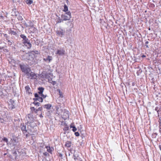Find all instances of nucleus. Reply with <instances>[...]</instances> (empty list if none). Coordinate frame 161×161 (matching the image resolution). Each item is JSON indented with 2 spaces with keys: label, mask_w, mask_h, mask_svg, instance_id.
I'll list each match as a JSON object with an SVG mask.
<instances>
[{
  "label": "nucleus",
  "mask_w": 161,
  "mask_h": 161,
  "mask_svg": "<svg viewBox=\"0 0 161 161\" xmlns=\"http://www.w3.org/2000/svg\"><path fill=\"white\" fill-rule=\"evenodd\" d=\"M65 30L61 28L58 29L56 31V35L61 37H63L65 35Z\"/></svg>",
  "instance_id": "1"
},
{
  "label": "nucleus",
  "mask_w": 161,
  "mask_h": 161,
  "mask_svg": "<svg viewBox=\"0 0 161 161\" xmlns=\"http://www.w3.org/2000/svg\"><path fill=\"white\" fill-rule=\"evenodd\" d=\"M20 68L22 72H24L27 75L28 77H30L29 74L31 71L30 69L29 68L26 67L24 65H20Z\"/></svg>",
  "instance_id": "2"
},
{
  "label": "nucleus",
  "mask_w": 161,
  "mask_h": 161,
  "mask_svg": "<svg viewBox=\"0 0 161 161\" xmlns=\"http://www.w3.org/2000/svg\"><path fill=\"white\" fill-rule=\"evenodd\" d=\"M62 18L64 20H69L71 18V13L70 12H67L62 15Z\"/></svg>",
  "instance_id": "3"
},
{
  "label": "nucleus",
  "mask_w": 161,
  "mask_h": 161,
  "mask_svg": "<svg viewBox=\"0 0 161 161\" xmlns=\"http://www.w3.org/2000/svg\"><path fill=\"white\" fill-rule=\"evenodd\" d=\"M39 92H38V93L39 94V96L42 97L43 98H45L46 96L45 95L42 94V93L44 91V88L43 87H39L38 88Z\"/></svg>",
  "instance_id": "4"
},
{
  "label": "nucleus",
  "mask_w": 161,
  "mask_h": 161,
  "mask_svg": "<svg viewBox=\"0 0 161 161\" xmlns=\"http://www.w3.org/2000/svg\"><path fill=\"white\" fill-rule=\"evenodd\" d=\"M35 98H34L35 101H38L40 102H43L42 97H40L38 94L37 93H35Z\"/></svg>",
  "instance_id": "5"
},
{
  "label": "nucleus",
  "mask_w": 161,
  "mask_h": 161,
  "mask_svg": "<svg viewBox=\"0 0 161 161\" xmlns=\"http://www.w3.org/2000/svg\"><path fill=\"white\" fill-rule=\"evenodd\" d=\"M23 43L25 46L27 47L28 48H30L31 47V44L29 42L28 39L23 41Z\"/></svg>",
  "instance_id": "6"
},
{
  "label": "nucleus",
  "mask_w": 161,
  "mask_h": 161,
  "mask_svg": "<svg viewBox=\"0 0 161 161\" xmlns=\"http://www.w3.org/2000/svg\"><path fill=\"white\" fill-rule=\"evenodd\" d=\"M65 51L63 49L58 50L56 53V54L59 55H63L65 54Z\"/></svg>",
  "instance_id": "7"
},
{
  "label": "nucleus",
  "mask_w": 161,
  "mask_h": 161,
  "mask_svg": "<svg viewBox=\"0 0 161 161\" xmlns=\"http://www.w3.org/2000/svg\"><path fill=\"white\" fill-rule=\"evenodd\" d=\"M29 76H30L29 78L31 79H35L37 77L36 75L32 72L29 73Z\"/></svg>",
  "instance_id": "8"
},
{
  "label": "nucleus",
  "mask_w": 161,
  "mask_h": 161,
  "mask_svg": "<svg viewBox=\"0 0 161 161\" xmlns=\"http://www.w3.org/2000/svg\"><path fill=\"white\" fill-rule=\"evenodd\" d=\"M43 59L46 62L49 63L52 60V58L51 56H48L47 58H43Z\"/></svg>",
  "instance_id": "9"
},
{
  "label": "nucleus",
  "mask_w": 161,
  "mask_h": 161,
  "mask_svg": "<svg viewBox=\"0 0 161 161\" xmlns=\"http://www.w3.org/2000/svg\"><path fill=\"white\" fill-rule=\"evenodd\" d=\"M42 76H44V77L48 79L49 81L50 82H51V81H50L51 80V79L48 78L49 77V75L46 74V73L45 72H43L42 73Z\"/></svg>",
  "instance_id": "10"
},
{
  "label": "nucleus",
  "mask_w": 161,
  "mask_h": 161,
  "mask_svg": "<svg viewBox=\"0 0 161 161\" xmlns=\"http://www.w3.org/2000/svg\"><path fill=\"white\" fill-rule=\"evenodd\" d=\"M27 119L29 124H30V123H31L33 120V118L31 117V116L30 114H28V115Z\"/></svg>",
  "instance_id": "11"
},
{
  "label": "nucleus",
  "mask_w": 161,
  "mask_h": 161,
  "mask_svg": "<svg viewBox=\"0 0 161 161\" xmlns=\"http://www.w3.org/2000/svg\"><path fill=\"white\" fill-rule=\"evenodd\" d=\"M21 128L22 130L24 132H26L28 131L26 128V127L24 125L21 124Z\"/></svg>",
  "instance_id": "12"
},
{
  "label": "nucleus",
  "mask_w": 161,
  "mask_h": 161,
  "mask_svg": "<svg viewBox=\"0 0 161 161\" xmlns=\"http://www.w3.org/2000/svg\"><path fill=\"white\" fill-rule=\"evenodd\" d=\"M79 152H74V156L75 160L78 159L77 158L79 157Z\"/></svg>",
  "instance_id": "13"
},
{
  "label": "nucleus",
  "mask_w": 161,
  "mask_h": 161,
  "mask_svg": "<svg viewBox=\"0 0 161 161\" xmlns=\"http://www.w3.org/2000/svg\"><path fill=\"white\" fill-rule=\"evenodd\" d=\"M25 56L27 57V59L31 60L32 61L33 58L31 55H29L28 54H26Z\"/></svg>",
  "instance_id": "14"
},
{
  "label": "nucleus",
  "mask_w": 161,
  "mask_h": 161,
  "mask_svg": "<svg viewBox=\"0 0 161 161\" xmlns=\"http://www.w3.org/2000/svg\"><path fill=\"white\" fill-rule=\"evenodd\" d=\"M46 147L47 149V151H51L54 150V149L52 147H50L49 146H47Z\"/></svg>",
  "instance_id": "15"
},
{
  "label": "nucleus",
  "mask_w": 161,
  "mask_h": 161,
  "mask_svg": "<svg viewBox=\"0 0 161 161\" xmlns=\"http://www.w3.org/2000/svg\"><path fill=\"white\" fill-rule=\"evenodd\" d=\"M51 107V105L50 104H46L44 105V108L47 109H50Z\"/></svg>",
  "instance_id": "16"
},
{
  "label": "nucleus",
  "mask_w": 161,
  "mask_h": 161,
  "mask_svg": "<svg viewBox=\"0 0 161 161\" xmlns=\"http://www.w3.org/2000/svg\"><path fill=\"white\" fill-rule=\"evenodd\" d=\"M70 128H73L72 130L74 132H75L77 130V128L74 126L72 125V124L70 125Z\"/></svg>",
  "instance_id": "17"
},
{
  "label": "nucleus",
  "mask_w": 161,
  "mask_h": 161,
  "mask_svg": "<svg viewBox=\"0 0 161 161\" xmlns=\"http://www.w3.org/2000/svg\"><path fill=\"white\" fill-rule=\"evenodd\" d=\"M52 152H45L43 153V154L46 157L48 156L49 154L48 152H49L51 154H52Z\"/></svg>",
  "instance_id": "18"
},
{
  "label": "nucleus",
  "mask_w": 161,
  "mask_h": 161,
  "mask_svg": "<svg viewBox=\"0 0 161 161\" xmlns=\"http://www.w3.org/2000/svg\"><path fill=\"white\" fill-rule=\"evenodd\" d=\"M65 12H67L68 11V8L67 6L65 4L64 6V9L63 10Z\"/></svg>",
  "instance_id": "19"
},
{
  "label": "nucleus",
  "mask_w": 161,
  "mask_h": 161,
  "mask_svg": "<svg viewBox=\"0 0 161 161\" xmlns=\"http://www.w3.org/2000/svg\"><path fill=\"white\" fill-rule=\"evenodd\" d=\"M26 2L27 4H30L32 3L33 1L31 0H27Z\"/></svg>",
  "instance_id": "20"
},
{
  "label": "nucleus",
  "mask_w": 161,
  "mask_h": 161,
  "mask_svg": "<svg viewBox=\"0 0 161 161\" xmlns=\"http://www.w3.org/2000/svg\"><path fill=\"white\" fill-rule=\"evenodd\" d=\"M21 37L23 39V41L24 40H25L27 38L26 37V36L24 35H20Z\"/></svg>",
  "instance_id": "21"
},
{
  "label": "nucleus",
  "mask_w": 161,
  "mask_h": 161,
  "mask_svg": "<svg viewBox=\"0 0 161 161\" xmlns=\"http://www.w3.org/2000/svg\"><path fill=\"white\" fill-rule=\"evenodd\" d=\"M65 146L67 147H70L71 146V143L69 142H67L65 144Z\"/></svg>",
  "instance_id": "22"
},
{
  "label": "nucleus",
  "mask_w": 161,
  "mask_h": 161,
  "mask_svg": "<svg viewBox=\"0 0 161 161\" xmlns=\"http://www.w3.org/2000/svg\"><path fill=\"white\" fill-rule=\"evenodd\" d=\"M31 109L32 110H33L35 111V112L36 113V114L37 113L38 111V110H37V109H36L34 108V107H32V108H31Z\"/></svg>",
  "instance_id": "23"
},
{
  "label": "nucleus",
  "mask_w": 161,
  "mask_h": 161,
  "mask_svg": "<svg viewBox=\"0 0 161 161\" xmlns=\"http://www.w3.org/2000/svg\"><path fill=\"white\" fill-rule=\"evenodd\" d=\"M25 89L26 92H29V90H30V88L29 86H26L25 87Z\"/></svg>",
  "instance_id": "24"
},
{
  "label": "nucleus",
  "mask_w": 161,
  "mask_h": 161,
  "mask_svg": "<svg viewBox=\"0 0 161 161\" xmlns=\"http://www.w3.org/2000/svg\"><path fill=\"white\" fill-rule=\"evenodd\" d=\"M33 103L35 105L37 106H39L40 105V103L37 102H34Z\"/></svg>",
  "instance_id": "25"
},
{
  "label": "nucleus",
  "mask_w": 161,
  "mask_h": 161,
  "mask_svg": "<svg viewBox=\"0 0 161 161\" xmlns=\"http://www.w3.org/2000/svg\"><path fill=\"white\" fill-rule=\"evenodd\" d=\"M2 140L6 142L7 143H8V139L7 138H4L2 139Z\"/></svg>",
  "instance_id": "26"
},
{
  "label": "nucleus",
  "mask_w": 161,
  "mask_h": 161,
  "mask_svg": "<svg viewBox=\"0 0 161 161\" xmlns=\"http://www.w3.org/2000/svg\"><path fill=\"white\" fill-rule=\"evenodd\" d=\"M58 91H59V95H60V97H63L62 93L59 90H58Z\"/></svg>",
  "instance_id": "27"
},
{
  "label": "nucleus",
  "mask_w": 161,
  "mask_h": 161,
  "mask_svg": "<svg viewBox=\"0 0 161 161\" xmlns=\"http://www.w3.org/2000/svg\"><path fill=\"white\" fill-rule=\"evenodd\" d=\"M62 21V20L60 19L59 17L58 19L57 22V23H60Z\"/></svg>",
  "instance_id": "28"
},
{
  "label": "nucleus",
  "mask_w": 161,
  "mask_h": 161,
  "mask_svg": "<svg viewBox=\"0 0 161 161\" xmlns=\"http://www.w3.org/2000/svg\"><path fill=\"white\" fill-rule=\"evenodd\" d=\"M69 130V127L68 126H66L64 129V130Z\"/></svg>",
  "instance_id": "29"
},
{
  "label": "nucleus",
  "mask_w": 161,
  "mask_h": 161,
  "mask_svg": "<svg viewBox=\"0 0 161 161\" xmlns=\"http://www.w3.org/2000/svg\"><path fill=\"white\" fill-rule=\"evenodd\" d=\"M75 135L77 136H79L80 135V134L78 132H75Z\"/></svg>",
  "instance_id": "30"
},
{
  "label": "nucleus",
  "mask_w": 161,
  "mask_h": 161,
  "mask_svg": "<svg viewBox=\"0 0 161 161\" xmlns=\"http://www.w3.org/2000/svg\"><path fill=\"white\" fill-rule=\"evenodd\" d=\"M63 154H62V153H59V156L60 157L62 158V157L63 156Z\"/></svg>",
  "instance_id": "31"
},
{
  "label": "nucleus",
  "mask_w": 161,
  "mask_h": 161,
  "mask_svg": "<svg viewBox=\"0 0 161 161\" xmlns=\"http://www.w3.org/2000/svg\"><path fill=\"white\" fill-rule=\"evenodd\" d=\"M16 142V140L14 139H13V140L12 141V143L14 145H16V144L14 143V142Z\"/></svg>",
  "instance_id": "32"
},
{
  "label": "nucleus",
  "mask_w": 161,
  "mask_h": 161,
  "mask_svg": "<svg viewBox=\"0 0 161 161\" xmlns=\"http://www.w3.org/2000/svg\"><path fill=\"white\" fill-rule=\"evenodd\" d=\"M42 107H40L39 108H38V109H37V110H38V111H42Z\"/></svg>",
  "instance_id": "33"
},
{
  "label": "nucleus",
  "mask_w": 161,
  "mask_h": 161,
  "mask_svg": "<svg viewBox=\"0 0 161 161\" xmlns=\"http://www.w3.org/2000/svg\"><path fill=\"white\" fill-rule=\"evenodd\" d=\"M68 112H67V113H66L67 115H66V117L65 118L66 119L67 118H68L69 117V115L68 114Z\"/></svg>",
  "instance_id": "34"
},
{
  "label": "nucleus",
  "mask_w": 161,
  "mask_h": 161,
  "mask_svg": "<svg viewBox=\"0 0 161 161\" xmlns=\"http://www.w3.org/2000/svg\"><path fill=\"white\" fill-rule=\"evenodd\" d=\"M34 52L35 54H38L39 53V52L38 51H35Z\"/></svg>",
  "instance_id": "35"
},
{
  "label": "nucleus",
  "mask_w": 161,
  "mask_h": 161,
  "mask_svg": "<svg viewBox=\"0 0 161 161\" xmlns=\"http://www.w3.org/2000/svg\"><path fill=\"white\" fill-rule=\"evenodd\" d=\"M0 121L1 122V123H3V119H0Z\"/></svg>",
  "instance_id": "36"
},
{
  "label": "nucleus",
  "mask_w": 161,
  "mask_h": 161,
  "mask_svg": "<svg viewBox=\"0 0 161 161\" xmlns=\"http://www.w3.org/2000/svg\"><path fill=\"white\" fill-rule=\"evenodd\" d=\"M29 25L30 26H32V23L31 22H30V24Z\"/></svg>",
  "instance_id": "37"
},
{
  "label": "nucleus",
  "mask_w": 161,
  "mask_h": 161,
  "mask_svg": "<svg viewBox=\"0 0 161 161\" xmlns=\"http://www.w3.org/2000/svg\"><path fill=\"white\" fill-rule=\"evenodd\" d=\"M40 117L41 118V117H43V116L42 115V114H41L40 115Z\"/></svg>",
  "instance_id": "38"
},
{
  "label": "nucleus",
  "mask_w": 161,
  "mask_h": 161,
  "mask_svg": "<svg viewBox=\"0 0 161 161\" xmlns=\"http://www.w3.org/2000/svg\"><path fill=\"white\" fill-rule=\"evenodd\" d=\"M159 147L160 150H161V145L159 146Z\"/></svg>",
  "instance_id": "39"
},
{
  "label": "nucleus",
  "mask_w": 161,
  "mask_h": 161,
  "mask_svg": "<svg viewBox=\"0 0 161 161\" xmlns=\"http://www.w3.org/2000/svg\"><path fill=\"white\" fill-rule=\"evenodd\" d=\"M53 85H54L55 84V81H53Z\"/></svg>",
  "instance_id": "40"
},
{
  "label": "nucleus",
  "mask_w": 161,
  "mask_h": 161,
  "mask_svg": "<svg viewBox=\"0 0 161 161\" xmlns=\"http://www.w3.org/2000/svg\"><path fill=\"white\" fill-rule=\"evenodd\" d=\"M13 154H16V151L14 152V153H13Z\"/></svg>",
  "instance_id": "41"
},
{
  "label": "nucleus",
  "mask_w": 161,
  "mask_h": 161,
  "mask_svg": "<svg viewBox=\"0 0 161 161\" xmlns=\"http://www.w3.org/2000/svg\"><path fill=\"white\" fill-rule=\"evenodd\" d=\"M29 26V25H27L26 24V27H28V26Z\"/></svg>",
  "instance_id": "42"
},
{
  "label": "nucleus",
  "mask_w": 161,
  "mask_h": 161,
  "mask_svg": "<svg viewBox=\"0 0 161 161\" xmlns=\"http://www.w3.org/2000/svg\"><path fill=\"white\" fill-rule=\"evenodd\" d=\"M145 43L147 44L148 43V41H147Z\"/></svg>",
  "instance_id": "43"
},
{
  "label": "nucleus",
  "mask_w": 161,
  "mask_h": 161,
  "mask_svg": "<svg viewBox=\"0 0 161 161\" xmlns=\"http://www.w3.org/2000/svg\"><path fill=\"white\" fill-rule=\"evenodd\" d=\"M146 47H148V45H147V46H146Z\"/></svg>",
  "instance_id": "44"
},
{
  "label": "nucleus",
  "mask_w": 161,
  "mask_h": 161,
  "mask_svg": "<svg viewBox=\"0 0 161 161\" xmlns=\"http://www.w3.org/2000/svg\"><path fill=\"white\" fill-rule=\"evenodd\" d=\"M35 30H36V28H35Z\"/></svg>",
  "instance_id": "45"
},
{
  "label": "nucleus",
  "mask_w": 161,
  "mask_h": 161,
  "mask_svg": "<svg viewBox=\"0 0 161 161\" xmlns=\"http://www.w3.org/2000/svg\"><path fill=\"white\" fill-rule=\"evenodd\" d=\"M6 154V153H5V154H4V155H5Z\"/></svg>",
  "instance_id": "46"
},
{
  "label": "nucleus",
  "mask_w": 161,
  "mask_h": 161,
  "mask_svg": "<svg viewBox=\"0 0 161 161\" xmlns=\"http://www.w3.org/2000/svg\"><path fill=\"white\" fill-rule=\"evenodd\" d=\"M1 138L0 137V139H1Z\"/></svg>",
  "instance_id": "47"
}]
</instances>
